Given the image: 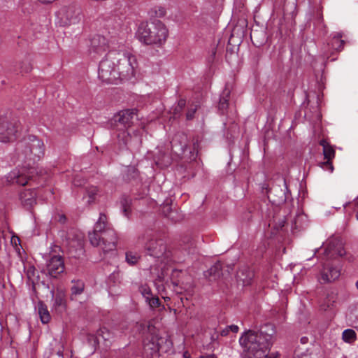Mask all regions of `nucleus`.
I'll return each mask as SVG.
<instances>
[{"label":"nucleus","mask_w":358,"mask_h":358,"mask_svg":"<svg viewBox=\"0 0 358 358\" xmlns=\"http://www.w3.org/2000/svg\"><path fill=\"white\" fill-rule=\"evenodd\" d=\"M127 203V201L126 200H124V201H122V205L123 210H124L125 215H127V211H128V208L126 206Z\"/></svg>","instance_id":"a18cd8bd"},{"label":"nucleus","mask_w":358,"mask_h":358,"mask_svg":"<svg viewBox=\"0 0 358 358\" xmlns=\"http://www.w3.org/2000/svg\"><path fill=\"white\" fill-rule=\"evenodd\" d=\"M357 330H358V328H357Z\"/></svg>","instance_id":"e2e57ef3"},{"label":"nucleus","mask_w":358,"mask_h":358,"mask_svg":"<svg viewBox=\"0 0 358 358\" xmlns=\"http://www.w3.org/2000/svg\"><path fill=\"white\" fill-rule=\"evenodd\" d=\"M137 244L143 246L145 255L161 262H168L171 257V251L167 248L164 241L156 237L152 230H146L137 239Z\"/></svg>","instance_id":"f03ea898"},{"label":"nucleus","mask_w":358,"mask_h":358,"mask_svg":"<svg viewBox=\"0 0 358 358\" xmlns=\"http://www.w3.org/2000/svg\"><path fill=\"white\" fill-rule=\"evenodd\" d=\"M58 17L62 26L78 23L80 20V10L74 6H66L58 11Z\"/></svg>","instance_id":"9b49d317"},{"label":"nucleus","mask_w":358,"mask_h":358,"mask_svg":"<svg viewBox=\"0 0 358 358\" xmlns=\"http://www.w3.org/2000/svg\"><path fill=\"white\" fill-rule=\"evenodd\" d=\"M57 220L59 222L64 224V223H65V222L66 220V217L65 215L61 214V215H58Z\"/></svg>","instance_id":"c03bdc74"},{"label":"nucleus","mask_w":358,"mask_h":358,"mask_svg":"<svg viewBox=\"0 0 358 358\" xmlns=\"http://www.w3.org/2000/svg\"><path fill=\"white\" fill-rule=\"evenodd\" d=\"M46 358H63V352L59 349L57 352H51Z\"/></svg>","instance_id":"a19ab883"},{"label":"nucleus","mask_w":358,"mask_h":358,"mask_svg":"<svg viewBox=\"0 0 358 358\" xmlns=\"http://www.w3.org/2000/svg\"><path fill=\"white\" fill-rule=\"evenodd\" d=\"M256 334L264 337V340H265L270 346L272 345V338L275 334V329L273 324L267 323L262 325L259 331H256Z\"/></svg>","instance_id":"412c9836"},{"label":"nucleus","mask_w":358,"mask_h":358,"mask_svg":"<svg viewBox=\"0 0 358 358\" xmlns=\"http://www.w3.org/2000/svg\"><path fill=\"white\" fill-rule=\"evenodd\" d=\"M16 124L9 121L6 117H0V142L7 143L16 138Z\"/></svg>","instance_id":"ddd939ff"},{"label":"nucleus","mask_w":358,"mask_h":358,"mask_svg":"<svg viewBox=\"0 0 358 358\" xmlns=\"http://www.w3.org/2000/svg\"><path fill=\"white\" fill-rule=\"evenodd\" d=\"M136 111V109L121 110L114 116V122L120 124L124 129L130 127L134 122V119L135 117L137 119Z\"/></svg>","instance_id":"f3484780"},{"label":"nucleus","mask_w":358,"mask_h":358,"mask_svg":"<svg viewBox=\"0 0 358 358\" xmlns=\"http://www.w3.org/2000/svg\"><path fill=\"white\" fill-rule=\"evenodd\" d=\"M195 243L193 241H190L189 246L188 248H185V250H188V253H193L195 249Z\"/></svg>","instance_id":"79ce46f5"},{"label":"nucleus","mask_w":358,"mask_h":358,"mask_svg":"<svg viewBox=\"0 0 358 358\" xmlns=\"http://www.w3.org/2000/svg\"><path fill=\"white\" fill-rule=\"evenodd\" d=\"M308 338L307 337H306V336L302 337V338H301V343H303V344H306V343H308Z\"/></svg>","instance_id":"09e8293b"},{"label":"nucleus","mask_w":358,"mask_h":358,"mask_svg":"<svg viewBox=\"0 0 358 358\" xmlns=\"http://www.w3.org/2000/svg\"><path fill=\"white\" fill-rule=\"evenodd\" d=\"M167 218L171 220L172 222H177L182 219V215L178 213L177 210L174 209L171 213H169Z\"/></svg>","instance_id":"c9c22d12"},{"label":"nucleus","mask_w":358,"mask_h":358,"mask_svg":"<svg viewBox=\"0 0 358 358\" xmlns=\"http://www.w3.org/2000/svg\"><path fill=\"white\" fill-rule=\"evenodd\" d=\"M186 105V101L180 99L177 103V106L173 108V114L175 115H180Z\"/></svg>","instance_id":"72a5a7b5"},{"label":"nucleus","mask_w":358,"mask_h":358,"mask_svg":"<svg viewBox=\"0 0 358 358\" xmlns=\"http://www.w3.org/2000/svg\"><path fill=\"white\" fill-rule=\"evenodd\" d=\"M301 216H299L298 217H296V220H299V218H301Z\"/></svg>","instance_id":"052dcab7"},{"label":"nucleus","mask_w":358,"mask_h":358,"mask_svg":"<svg viewBox=\"0 0 358 358\" xmlns=\"http://www.w3.org/2000/svg\"><path fill=\"white\" fill-rule=\"evenodd\" d=\"M46 269L48 274L56 278L58 275L64 271V262L62 256L59 255H52L48 259L46 263Z\"/></svg>","instance_id":"2eb2a0df"},{"label":"nucleus","mask_w":358,"mask_h":358,"mask_svg":"<svg viewBox=\"0 0 358 358\" xmlns=\"http://www.w3.org/2000/svg\"><path fill=\"white\" fill-rule=\"evenodd\" d=\"M351 258H352V256H350L349 257H348V259L349 260H351Z\"/></svg>","instance_id":"13d9d810"},{"label":"nucleus","mask_w":358,"mask_h":358,"mask_svg":"<svg viewBox=\"0 0 358 358\" xmlns=\"http://www.w3.org/2000/svg\"><path fill=\"white\" fill-rule=\"evenodd\" d=\"M238 331V327L235 324H231L229 326H227L224 329H222L220 332V335L222 336H226L229 334V331H232L234 333H236Z\"/></svg>","instance_id":"f704fd0d"},{"label":"nucleus","mask_w":358,"mask_h":358,"mask_svg":"<svg viewBox=\"0 0 358 358\" xmlns=\"http://www.w3.org/2000/svg\"><path fill=\"white\" fill-rule=\"evenodd\" d=\"M341 38L342 35L341 34H337L332 38L331 46L333 49L337 51H341L343 49L345 41Z\"/></svg>","instance_id":"bb28decb"},{"label":"nucleus","mask_w":358,"mask_h":358,"mask_svg":"<svg viewBox=\"0 0 358 358\" xmlns=\"http://www.w3.org/2000/svg\"><path fill=\"white\" fill-rule=\"evenodd\" d=\"M200 358H217L216 355L214 354H209L206 355H202Z\"/></svg>","instance_id":"de8ad7c7"},{"label":"nucleus","mask_w":358,"mask_h":358,"mask_svg":"<svg viewBox=\"0 0 358 358\" xmlns=\"http://www.w3.org/2000/svg\"><path fill=\"white\" fill-rule=\"evenodd\" d=\"M334 301H332V303L330 304V303H328L327 304V307L328 308H330L331 306H333V303H334Z\"/></svg>","instance_id":"864d4df0"},{"label":"nucleus","mask_w":358,"mask_h":358,"mask_svg":"<svg viewBox=\"0 0 358 358\" xmlns=\"http://www.w3.org/2000/svg\"><path fill=\"white\" fill-rule=\"evenodd\" d=\"M88 236L91 244L101 247L104 252L114 251L116 249V233L108 225L106 215L103 213L99 214V220Z\"/></svg>","instance_id":"f257e3e1"},{"label":"nucleus","mask_w":358,"mask_h":358,"mask_svg":"<svg viewBox=\"0 0 358 358\" xmlns=\"http://www.w3.org/2000/svg\"><path fill=\"white\" fill-rule=\"evenodd\" d=\"M295 226L296 228L298 227V225H296V220H295Z\"/></svg>","instance_id":"4d7b16f0"},{"label":"nucleus","mask_w":358,"mask_h":358,"mask_svg":"<svg viewBox=\"0 0 358 358\" xmlns=\"http://www.w3.org/2000/svg\"><path fill=\"white\" fill-rule=\"evenodd\" d=\"M20 150L19 158L28 161V166L31 162L34 164L44 155L45 145L43 142L35 136H29L24 141L18 144Z\"/></svg>","instance_id":"423d86ee"},{"label":"nucleus","mask_w":358,"mask_h":358,"mask_svg":"<svg viewBox=\"0 0 358 358\" xmlns=\"http://www.w3.org/2000/svg\"><path fill=\"white\" fill-rule=\"evenodd\" d=\"M331 160L332 159H327V161L320 163V166L324 170L329 171L331 173L333 172L334 166Z\"/></svg>","instance_id":"4c0bfd02"},{"label":"nucleus","mask_w":358,"mask_h":358,"mask_svg":"<svg viewBox=\"0 0 358 358\" xmlns=\"http://www.w3.org/2000/svg\"><path fill=\"white\" fill-rule=\"evenodd\" d=\"M251 39L252 40V34H250Z\"/></svg>","instance_id":"bf43d9fd"},{"label":"nucleus","mask_w":358,"mask_h":358,"mask_svg":"<svg viewBox=\"0 0 358 358\" xmlns=\"http://www.w3.org/2000/svg\"><path fill=\"white\" fill-rule=\"evenodd\" d=\"M324 255L327 259H336L346 255L341 239L337 237L329 238L324 250Z\"/></svg>","instance_id":"4468645a"},{"label":"nucleus","mask_w":358,"mask_h":358,"mask_svg":"<svg viewBox=\"0 0 358 358\" xmlns=\"http://www.w3.org/2000/svg\"><path fill=\"white\" fill-rule=\"evenodd\" d=\"M109 57L115 59L116 72L118 79L128 80L135 75V69L137 67L136 56L127 50L109 51Z\"/></svg>","instance_id":"39448f33"},{"label":"nucleus","mask_w":358,"mask_h":358,"mask_svg":"<svg viewBox=\"0 0 358 358\" xmlns=\"http://www.w3.org/2000/svg\"><path fill=\"white\" fill-rule=\"evenodd\" d=\"M319 143L322 146L324 159H333L335 157L334 148L325 139H322Z\"/></svg>","instance_id":"b1692460"},{"label":"nucleus","mask_w":358,"mask_h":358,"mask_svg":"<svg viewBox=\"0 0 358 358\" xmlns=\"http://www.w3.org/2000/svg\"><path fill=\"white\" fill-rule=\"evenodd\" d=\"M180 301H178V304L181 303L183 306L186 305V302L188 301L187 298L180 297Z\"/></svg>","instance_id":"49530a36"},{"label":"nucleus","mask_w":358,"mask_h":358,"mask_svg":"<svg viewBox=\"0 0 358 358\" xmlns=\"http://www.w3.org/2000/svg\"><path fill=\"white\" fill-rule=\"evenodd\" d=\"M254 277L253 271L248 266H242L237 272V280L242 282L243 286L248 285L251 283Z\"/></svg>","instance_id":"aec40b11"},{"label":"nucleus","mask_w":358,"mask_h":358,"mask_svg":"<svg viewBox=\"0 0 358 358\" xmlns=\"http://www.w3.org/2000/svg\"><path fill=\"white\" fill-rule=\"evenodd\" d=\"M342 338L345 342L352 343L356 340V333L353 329H345L343 332Z\"/></svg>","instance_id":"c756f323"},{"label":"nucleus","mask_w":358,"mask_h":358,"mask_svg":"<svg viewBox=\"0 0 358 358\" xmlns=\"http://www.w3.org/2000/svg\"><path fill=\"white\" fill-rule=\"evenodd\" d=\"M341 275V267L331 262L324 263L320 272L318 281L321 284L331 283L337 280Z\"/></svg>","instance_id":"9d476101"},{"label":"nucleus","mask_w":358,"mask_h":358,"mask_svg":"<svg viewBox=\"0 0 358 358\" xmlns=\"http://www.w3.org/2000/svg\"><path fill=\"white\" fill-rule=\"evenodd\" d=\"M136 34L138 40L146 45H161L166 40L168 30L161 21L155 20L150 24H141Z\"/></svg>","instance_id":"20e7f679"},{"label":"nucleus","mask_w":358,"mask_h":358,"mask_svg":"<svg viewBox=\"0 0 358 358\" xmlns=\"http://www.w3.org/2000/svg\"><path fill=\"white\" fill-rule=\"evenodd\" d=\"M36 308L38 310L41 322L43 324L48 323L51 317L47 306L42 301H39Z\"/></svg>","instance_id":"4be33fe9"},{"label":"nucleus","mask_w":358,"mask_h":358,"mask_svg":"<svg viewBox=\"0 0 358 358\" xmlns=\"http://www.w3.org/2000/svg\"><path fill=\"white\" fill-rule=\"evenodd\" d=\"M30 69H31V67L29 66V65H28L27 66L25 67L24 69L22 70V71L28 72L30 71Z\"/></svg>","instance_id":"8fccbe9b"},{"label":"nucleus","mask_w":358,"mask_h":358,"mask_svg":"<svg viewBox=\"0 0 358 358\" xmlns=\"http://www.w3.org/2000/svg\"><path fill=\"white\" fill-rule=\"evenodd\" d=\"M37 193L36 189H25L19 193L21 205L26 210H30L36 204Z\"/></svg>","instance_id":"a211bd4d"},{"label":"nucleus","mask_w":358,"mask_h":358,"mask_svg":"<svg viewBox=\"0 0 358 358\" xmlns=\"http://www.w3.org/2000/svg\"><path fill=\"white\" fill-rule=\"evenodd\" d=\"M172 151L178 156H182L187 160H194L196 157L197 152L196 151V144L194 143V148L188 147V138L184 133L176 134L172 141Z\"/></svg>","instance_id":"0eeeda50"},{"label":"nucleus","mask_w":358,"mask_h":358,"mask_svg":"<svg viewBox=\"0 0 358 358\" xmlns=\"http://www.w3.org/2000/svg\"><path fill=\"white\" fill-rule=\"evenodd\" d=\"M355 217H356L357 220H358V210H357V212L356 213Z\"/></svg>","instance_id":"5fc2aeb1"},{"label":"nucleus","mask_w":358,"mask_h":358,"mask_svg":"<svg viewBox=\"0 0 358 358\" xmlns=\"http://www.w3.org/2000/svg\"><path fill=\"white\" fill-rule=\"evenodd\" d=\"M131 170L134 173H135V171H136V169H135L134 168H130V169H129V171H131Z\"/></svg>","instance_id":"603ef678"},{"label":"nucleus","mask_w":358,"mask_h":358,"mask_svg":"<svg viewBox=\"0 0 358 358\" xmlns=\"http://www.w3.org/2000/svg\"><path fill=\"white\" fill-rule=\"evenodd\" d=\"M355 285H356L357 289H358V280L356 282Z\"/></svg>","instance_id":"6e6d98bb"},{"label":"nucleus","mask_w":358,"mask_h":358,"mask_svg":"<svg viewBox=\"0 0 358 358\" xmlns=\"http://www.w3.org/2000/svg\"><path fill=\"white\" fill-rule=\"evenodd\" d=\"M239 343L245 351L255 358H277L278 352L268 357L270 345L264 337L259 336L256 331L248 330L240 338Z\"/></svg>","instance_id":"7ed1b4c3"},{"label":"nucleus","mask_w":358,"mask_h":358,"mask_svg":"<svg viewBox=\"0 0 358 358\" xmlns=\"http://www.w3.org/2000/svg\"><path fill=\"white\" fill-rule=\"evenodd\" d=\"M294 358H310V355L307 353L295 354Z\"/></svg>","instance_id":"37998d69"},{"label":"nucleus","mask_w":358,"mask_h":358,"mask_svg":"<svg viewBox=\"0 0 358 358\" xmlns=\"http://www.w3.org/2000/svg\"><path fill=\"white\" fill-rule=\"evenodd\" d=\"M34 172L33 168H29L28 170L25 167L15 169L8 173L7 180L12 184L24 186L29 184Z\"/></svg>","instance_id":"f8f14e48"},{"label":"nucleus","mask_w":358,"mask_h":358,"mask_svg":"<svg viewBox=\"0 0 358 358\" xmlns=\"http://www.w3.org/2000/svg\"><path fill=\"white\" fill-rule=\"evenodd\" d=\"M188 355V353H187V352H185V353H184V357H185V358H188V357H189V355Z\"/></svg>","instance_id":"3c124183"},{"label":"nucleus","mask_w":358,"mask_h":358,"mask_svg":"<svg viewBox=\"0 0 358 358\" xmlns=\"http://www.w3.org/2000/svg\"><path fill=\"white\" fill-rule=\"evenodd\" d=\"M196 111V107L189 108L186 113V118L188 120H192L194 117V114Z\"/></svg>","instance_id":"ea45409f"},{"label":"nucleus","mask_w":358,"mask_h":358,"mask_svg":"<svg viewBox=\"0 0 358 358\" xmlns=\"http://www.w3.org/2000/svg\"><path fill=\"white\" fill-rule=\"evenodd\" d=\"M115 59L109 57V52L106 58L101 60L99 66V78L103 82L113 83L118 80V74L116 72Z\"/></svg>","instance_id":"1a4fd4ad"},{"label":"nucleus","mask_w":358,"mask_h":358,"mask_svg":"<svg viewBox=\"0 0 358 358\" xmlns=\"http://www.w3.org/2000/svg\"><path fill=\"white\" fill-rule=\"evenodd\" d=\"M148 306L152 310L162 306L159 297L157 296H155L154 298H152L151 301L150 302ZM162 308H164V306H162Z\"/></svg>","instance_id":"58836bf2"},{"label":"nucleus","mask_w":358,"mask_h":358,"mask_svg":"<svg viewBox=\"0 0 358 358\" xmlns=\"http://www.w3.org/2000/svg\"><path fill=\"white\" fill-rule=\"evenodd\" d=\"M230 93V90L226 88L220 95L218 110L220 111L221 114H224L228 108Z\"/></svg>","instance_id":"5701e85b"},{"label":"nucleus","mask_w":358,"mask_h":358,"mask_svg":"<svg viewBox=\"0 0 358 358\" xmlns=\"http://www.w3.org/2000/svg\"><path fill=\"white\" fill-rule=\"evenodd\" d=\"M108 48L107 39L101 35H95L90 39V53L96 55H101L105 53Z\"/></svg>","instance_id":"dca6fc26"},{"label":"nucleus","mask_w":358,"mask_h":358,"mask_svg":"<svg viewBox=\"0 0 358 358\" xmlns=\"http://www.w3.org/2000/svg\"><path fill=\"white\" fill-rule=\"evenodd\" d=\"M135 137H131L130 134L124 129L120 131L117 134L118 143L120 146L127 147L129 143H131Z\"/></svg>","instance_id":"393cba45"},{"label":"nucleus","mask_w":358,"mask_h":358,"mask_svg":"<svg viewBox=\"0 0 358 358\" xmlns=\"http://www.w3.org/2000/svg\"><path fill=\"white\" fill-rule=\"evenodd\" d=\"M162 213L165 217H168L169 213L173 211V208L171 207V200H166L162 206Z\"/></svg>","instance_id":"2f4dec72"},{"label":"nucleus","mask_w":358,"mask_h":358,"mask_svg":"<svg viewBox=\"0 0 358 358\" xmlns=\"http://www.w3.org/2000/svg\"><path fill=\"white\" fill-rule=\"evenodd\" d=\"M301 216H299L298 217H296V220H299V218H301Z\"/></svg>","instance_id":"680f3d73"},{"label":"nucleus","mask_w":358,"mask_h":358,"mask_svg":"<svg viewBox=\"0 0 358 358\" xmlns=\"http://www.w3.org/2000/svg\"><path fill=\"white\" fill-rule=\"evenodd\" d=\"M120 336V334H118L116 331H110L108 328L103 327L100 328L96 331V335H89L88 336V341L90 343L93 342V345L96 346L99 343V340L101 338L103 341H111L115 336Z\"/></svg>","instance_id":"6ab92c4d"},{"label":"nucleus","mask_w":358,"mask_h":358,"mask_svg":"<svg viewBox=\"0 0 358 358\" xmlns=\"http://www.w3.org/2000/svg\"><path fill=\"white\" fill-rule=\"evenodd\" d=\"M87 194L89 197L87 203L90 204L94 200L95 196L97 193V189L96 187H91L86 190Z\"/></svg>","instance_id":"e433bc0d"},{"label":"nucleus","mask_w":358,"mask_h":358,"mask_svg":"<svg viewBox=\"0 0 358 358\" xmlns=\"http://www.w3.org/2000/svg\"><path fill=\"white\" fill-rule=\"evenodd\" d=\"M64 299L62 294H57L54 298L53 306L55 308H64Z\"/></svg>","instance_id":"7c9ffc66"},{"label":"nucleus","mask_w":358,"mask_h":358,"mask_svg":"<svg viewBox=\"0 0 358 358\" xmlns=\"http://www.w3.org/2000/svg\"><path fill=\"white\" fill-rule=\"evenodd\" d=\"M290 196L291 193L288 189L285 178H280L278 183L273 185L268 191L269 201L276 206H280L286 202Z\"/></svg>","instance_id":"6e6552de"},{"label":"nucleus","mask_w":358,"mask_h":358,"mask_svg":"<svg viewBox=\"0 0 358 358\" xmlns=\"http://www.w3.org/2000/svg\"><path fill=\"white\" fill-rule=\"evenodd\" d=\"M72 283H73V285L71 289V294L75 296L81 294L85 287L84 282L82 280H73Z\"/></svg>","instance_id":"c85d7f7f"},{"label":"nucleus","mask_w":358,"mask_h":358,"mask_svg":"<svg viewBox=\"0 0 358 358\" xmlns=\"http://www.w3.org/2000/svg\"><path fill=\"white\" fill-rule=\"evenodd\" d=\"M208 274L213 277L214 280L219 278L222 273V264L220 262H216L207 271Z\"/></svg>","instance_id":"cd10ccee"},{"label":"nucleus","mask_w":358,"mask_h":358,"mask_svg":"<svg viewBox=\"0 0 358 358\" xmlns=\"http://www.w3.org/2000/svg\"><path fill=\"white\" fill-rule=\"evenodd\" d=\"M139 259V255L132 252H127L126 253V261L128 264L134 265L137 263Z\"/></svg>","instance_id":"473e14b6"},{"label":"nucleus","mask_w":358,"mask_h":358,"mask_svg":"<svg viewBox=\"0 0 358 358\" xmlns=\"http://www.w3.org/2000/svg\"><path fill=\"white\" fill-rule=\"evenodd\" d=\"M138 290L148 305L151 301L152 298H154L156 296L152 294L150 287L147 285H141Z\"/></svg>","instance_id":"a878e982"}]
</instances>
